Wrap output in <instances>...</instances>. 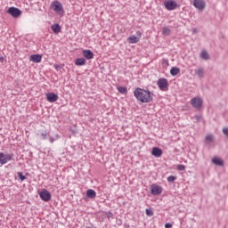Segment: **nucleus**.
Instances as JSON below:
<instances>
[{"mask_svg":"<svg viewBox=\"0 0 228 228\" xmlns=\"http://www.w3.org/2000/svg\"><path fill=\"white\" fill-rule=\"evenodd\" d=\"M151 154L155 158H161V156H163V150H161V148L153 147L151 151Z\"/></svg>","mask_w":228,"mask_h":228,"instance_id":"1a4fd4ad","label":"nucleus"},{"mask_svg":"<svg viewBox=\"0 0 228 228\" xmlns=\"http://www.w3.org/2000/svg\"><path fill=\"white\" fill-rule=\"evenodd\" d=\"M18 177L20 179V181H26V179H28V177H26L22 172H18Z\"/></svg>","mask_w":228,"mask_h":228,"instance_id":"393cba45","label":"nucleus"},{"mask_svg":"<svg viewBox=\"0 0 228 228\" xmlns=\"http://www.w3.org/2000/svg\"><path fill=\"white\" fill-rule=\"evenodd\" d=\"M200 59L205 60V61H208V60L210 59L209 53L206 50H202L200 53Z\"/></svg>","mask_w":228,"mask_h":228,"instance_id":"a211bd4d","label":"nucleus"},{"mask_svg":"<svg viewBox=\"0 0 228 228\" xmlns=\"http://www.w3.org/2000/svg\"><path fill=\"white\" fill-rule=\"evenodd\" d=\"M205 8H206V1L200 0V10L202 11Z\"/></svg>","mask_w":228,"mask_h":228,"instance_id":"c85d7f7f","label":"nucleus"},{"mask_svg":"<svg viewBox=\"0 0 228 228\" xmlns=\"http://www.w3.org/2000/svg\"><path fill=\"white\" fill-rule=\"evenodd\" d=\"M51 8L56 13H63V12H64L63 11V4H61V3H60V1H58V0H55L52 3Z\"/></svg>","mask_w":228,"mask_h":228,"instance_id":"f03ea898","label":"nucleus"},{"mask_svg":"<svg viewBox=\"0 0 228 228\" xmlns=\"http://www.w3.org/2000/svg\"><path fill=\"white\" fill-rule=\"evenodd\" d=\"M46 99H47L48 102H56V101H58L59 97H58V94H56L54 93H48V94H46Z\"/></svg>","mask_w":228,"mask_h":228,"instance_id":"9d476101","label":"nucleus"},{"mask_svg":"<svg viewBox=\"0 0 228 228\" xmlns=\"http://www.w3.org/2000/svg\"><path fill=\"white\" fill-rule=\"evenodd\" d=\"M118 90L119 92V94H127V87H125V86H119L118 87Z\"/></svg>","mask_w":228,"mask_h":228,"instance_id":"5701e85b","label":"nucleus"},{"mask_svg":"<svg viewBox=\"0 0 228 228\" xmlns=\"http://www.w3.org/2000/svg\"><path fill=\"white\" fill-rule=\"evenodd\" d=\"M39 197L44 202H49V200H51V192L44 189L39 192Z\"/></svg>","mask_w":228,"mask_h":228,"instance_id":"423d86ee","label":"nucleus"},{"mask_svg":"<svg viewBox=\"0 0 228 228\" xmlns=\"http://www.w3.org/2000/svg\"><path fill=\"white\" fill-rule=\"evenodd\" d=\"M51 28L53 31V33H55V35H58V33H60L61 31V27L58 23L53 24L51 26Z\"/></svg>","mask_w":228,"mask_h":228,"instance_id":"dca6fc26","label":"nucleus"},{"mask_svg":"<svg viewBox=\"0 0 228 228\" xmlns=\"http://www.w3.org/2000/svg\"><path fill=\"white\" fill-rule=\"evenodd\" d=\"M163 191V187L159 186L156 183H153L151 185V195H161V192Z\"/></svg>","mask_w":228,"mask_h":228,"instance_id":"0eeeda50","label":"nucleus"},{"mask_svg":"<svg viewBox=\"0 0 228 228\" xmlns=\"http://www.w3.org/2000/svg\"><path fill=\"white\" fill-rule=\"evenodd\" d=\"M200 106H202V100H200Z\"/></svg>","mask_w":228,"mask_h":228,"instance_id":"e433bc0d","label":"nucleus"},{"mask_svg":"<svg viewBox=\"0 0 228 228\" xmlns=\"http://www.w3.org/2000/svg\"><path fill=\"white\" fill-rule=\"evenodd\" d=\"M134 95L139 101L140 102L142 103H147V102H152V95H154L151 91L142 89L140 87H137L134 91Z\"/></svg>","mask_w":228,"mask_h":228,"instance_id":"f257e3e1","label":"nucleus"},{"mask_svg":"<svg viewBox=\"0 0 228 228\" xmlns=\"http://www.w3.org/2000/svg\"><path fill=\"white\" fill-rule=\"evenodd\" d=\"M7 13H9V15H12V17H13L14 19H19V17L22 15V11H20V9L17 7H10L7 10Z\"/></svg>","mask_w":228,"mask_h":228,"instance_id":"7ed1b4c3","label":"nucleus"},{"mask_svg":"<svg viewBox=\"0 0 228 228\" xmlns=\"http://www.w3.org/2000/svg\"><path fill=\"white\" fill-rule=\"evenodd\" d=\"M213 140H215L213 134H208L206 136L204 142L206 143V145H210V143H213Z\"/></svg>","mask_w":228,"mask_h":228,"instance_id":"aec40b11","label":"nucleus"},{"mask_svg":"<svg viewBox=\"0 0 228 228\" xmlns=\"http://www.w3.org/2000/svg\"><path fill=\"white\" fill-rule=\"evenodd\" d=\"M191 104L196 110H200V98L194 97L191 100Z\"/></svg>","mask_w":228,"mask_h":228,"instance_id":"9b49d317","label":"nucleus"},{"mask_svg":"<svg viewBox=\"0 0 228 228\" xmlns=\"http://www.w3.org/2000/svg\"><path fill=\"white\" fill-rule=\"evenodd\" d=\"M49 140H50V142L53 143L54 142V137H50Z\"/></svg>","mask_w":228,"mask_h":228,"instance_id":"72a5a7b5","label":"nucleus"},{"mask_svg":"<svg viewBox=\"0 0 228 228\" xmlns=\"http://www.w3.org/2000/svg\"><path fill=\"white\" fill-rule=\"evenodd\" d=\"M157 85L162 92H167V90H168V80L167 78H159Z\"/></svg>","mask_w":228,"mask_h":228,"instance_id":"39448f33","label":"nucleus"},{"mask_svg":"<svg viewBox=\"0 0 228 228\" xmlns=\"http://www.w3.org/2000/svg\"><path fill=\"white\" fill-rule=\"evenodd\" d=\"M13 156H15L13 153L4 154L3 152H0L1 165H6V163H8V161H12V159H13Z\"/></svg>","mask_w":228,"mask_h":228,"instance_id":"20e7f679","label":"nucleus"},{"mask_svg":"<svg viewBox=\"0 0 228 228\" xmlns=\"http://www.w3.org/2000/svg\"><path fill=\"white\" fill-rule=\"evenodd\" d=\"M60 68V66H55V69H59Z\"/></svg>","mask_w":228,"mask_h":228,"instance_id":"4c0bfd02","label":"nucleus"},{"mask_svg":"<svg viewBox=\"0 0 228 228\" xmlns=\"http://www.w3.org/2000/svg\"><path fill=\"white\" fill-rule=\"evenodd\" d=\"M145 213L147 216H154V211H152V209L146 208Z\"/></svg>","mask_w":228,"mask_h":228,"instance_id":"a878e982","label":"nucleus"},{"mask_svg":"<svg viewBox=\"0 0 228 228\" xmlns=\"http://www.w3.org/2000/svg\"><path fill=\"white\" fill-rule=\"evenodd\" d=\"M82 54L86 60L94 59V52H92V50H83Z\"/></svg>","mask_w":228,"mask_h":228,"instance_id":"f8f14e48","label":"nucleus"},{"mask_svg":"<svg viewBox=\"0 0 228 228\" xmlns=\"http://www.w3.org/2000/svg\"><path fill=\"white\" fill-rule=\"evenodd\" d=\"M176 168L177 170H180V171L186 170V167L182 164L177 165Z\"/></svg>","mask_w":228,"mask_h":228,"instance_id":"bb28decb","label":"nucleus"},{"mask_svg":"<svg viewBox=\"0 0 228 228\" xmlns=\"http://www.w3.org/2000/svg\"><path fill=\"white\" fill-rule=\"evenodd\" d=\"M129 44H138L140 42V37L136 36H131L128 37Z\"/></svg>","mask_w":228,"mask_h":228,"instance_id":"6ab92c4d","label":"nucleus"},{"mask_svg":"<svg viewBox=\"0 0 228 228\" xmlns=\"http://www.w3.org/2000/svg\"><path fill=\"white\" fill-rule=\"evenodd\" d=\"M194 74H195L196 76H198L199 77H200V69H194Z\"/></svg>","mask_w":228,"mask_h":228,"instance_id":"c756f323","label":"nucleus"},{"mask_svg":"<svg viewBox=\"0 0 228 228\" xmlns=\"http://www.w3.org/2000/svg\"><path fill=\"white\" fill-rule=\"evenodd\" d=\"M200 74L202 76V74H204V70L203 69H200Z\"/></svg>","mask_w":228,"mask_h":228,"instance_id":"c9c22d12","label":"nucleus"},{"mask_svg":"<svg viewBox=\"0 0 228 228\" xmlns=\"http://www.w3.org/2000/svg\"><path fill=\"white\" fill-rule=\"evenodd\" d=\"M165 228H172V224H170V223H166V224H165Z\"/></svg>","mask_w":228,"mask_h":228,"instance_id":"473e14b6","label":"nucleus"},{"mask_svg":"<svg viewBox=\"0 0 228 228\" xmlns=\"http://www.w3.org/2000/svg\"><path fill=\"white\" fill-rule=\"evenodd\" d=\"M179 72H181V69L179 68H177V67H173L170 69L171 76H177V74H179Z\"/></svg>","mask_w":228,"mask_h":228,"instance_id":"412c9836","label":"nucleus"},{"mask_svg":"<svg viewBox=\"0 0 228 228\" xmlns=\"http://www.w3.org/2000/svg\"><path fill=\"white\" fill-rule=\"evenodd\" d=\"M75 65L77 67H83V65H86V60L85 58H77L75 60Z\"/></svg>","mask_w":228,"mask_h":228,"instance_id":"2eb2a0df","label":"nucleus"},{"mask_svg":"<svg viewBox=\"0 0 228 228\" xmlns=\"http://www.w3.org/2000/svg\"><path fill=\"white\" fill-rule=\"evenodd\" d=\"M193 6L198 10H200V0H193Z\"/></svg>","mask_w":228,"mask_h":228,"instance_id":"b1692460","label":"nucleus"},{"mask_svg":"<svg viewBox=\"0 0 228 228\" xmlns=\"http://www.w3.org/2000/svg\"><path fill=\"white\" fill-rule=\"evenodd\" d=\"M176 177L174 175H170L167 177V182L168 183H174V181H175Z\"/></svg>","mask_w":228,"mask_h":228,"instance_id":"cd10ccee","label":"nucleus"},{"mask_svg":"<svg viewBox=\"0 0 228 228\" xmlns=\"http://www.w3.org/2000/svg\"><path fill=\"white\" fill-rule=\"evenodd\" d=\"M136 35H137V37H142V32L141 31H137Z\"/></svg>","mask_w":228,"mask_h":228,"instance_id":"f704fd0d","label":"nucleus"},{"mask_svg":"<svg viewBox=\"0 0 228 228\" xmlns=\"http://www.w3.org/2000/svg\"><path fill=\"white\" fill-rule=\"evenodd\" d=\"M97 196V192H95L93 189H88L86 191V197L88 199H94Z\"/></svg>","mask_w":228,"mask_h":228,"instance_id":"f3484780","label":"nucleus"},{"mask_svg":"<svg viewBox=\"0 0 228 228\" xmlns=\"http://www.w3.org/2000/svg\"><path fill=\"white\" fill-rule=\"evenodd\" d=\"M172 33V30L168 27H164L162 29V35H165L166 37H168Z\"/></svg>","mask_w":228,"mask_h":228,"instance_id":"4be33fe9","label":"nucleus"},{"mask_svg":"<svg viewBox=\"0 0 228 228\" xmlns=\"http://www.w3.org/2000/svg\"><path fill=\"white\" fill-rule=\"evenodd\" d=\"M41 136L43 137V140H47V132L41 133Z\"/></svg>","mask_w":228,"mask_h":228,"instance_id":"2f4dec72","label":"nucleus"},{"mask_svg":"<svg viewBox=\"0 0 228 228\" xmlns=\"http://www.w3.org/2000/svg\"><path fill=\"white\" fill-rule=\"evenodd\" d=\"M192 120H194V122H199L200 120V116L196 115L192 118Z\"/></svg>","mask_w":228,"mask_h":228,"instance_id":"7c9ffc66","label":"nucleus"},{"mask_svg":"<svg viewBox=\"0 0 228 228\" xmlns=\"http://www.w3.org/2000/svg\"><path fill=\"white\" fill-rule=\"evenodd\" d=\"M29 61H33V63H40V61H42V55L33 54L30 56Z\"/></svg>","mask_w":228,"mask_h":228,"instance_id":"ddd939ff","label":"nucleus"},{"mask_svg":"<svg viewBox=\"0 0 228 228\" xmlns=\"http://www.w3.org/2000/svg\"><path fill=\"white\" fill-rule=\"evenodd\" d=\"M164 6L167 10L169 11L175 10V8H177V2L174 0L166 1L164 2Z\"/></svg>","mask_w":228,"mask_h":228,"instance_id":"6e6552de","label":"nucleus"},{"mask_svg":"<svg viewBox=\"0 0 228 228\" xmlns=\"http://www.w3.org/2000/svg\"><path fill=\"white\" fill-rule=\"evenodd\" d=\"M212 163H214V165H216L217 167H224V159L218 157H214L212 159Z\"/></svg>","mask_w":228,"mask_h":228,"instance_id":"4468645a","label":"nucleus"}]
</instances>
